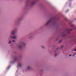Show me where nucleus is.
<instances>
[{"mask_svg": "<svg viewBox=\"0 0 76 76\" xmlns=\"http://www.w3.org/2000/svg\"><path fill=\"white\" fill-rule=\"evenodd\" d=\"M26 69L27 70H30V69H31V67L30 66H28L27 67Z\"/></svg>", "mask_w": 76, "mask_h": 76, "instance_id": "nucleus-9", "label": "nucleus"}, {"mask_svg": "<svg viewBox=\"0 0 76 76\" xmlns=\"http://www.w3.org/2000/svg\"><path fill=\"white\" fill-rule=\"evenodd\" d=\"M18 67H22V64H21V63H18Z\"/></svg>", "mask_w": 76, "mask_h": 76, "instance_id": "nucleus-8", "label": "nucleus"}, {"mask_svg": "<svg viewBox=\"0 0 76 76\" xmlns=\"http://www.w3.org/2000/svg\"><path fill=\"white\" fill-rule=\"evenodd\" d=\"M28 1H29V0H27V2H28Z\"/></svg>", "mask_w": 76, "mask_h": 76, "instance_id": "nucleus-27", "label": "nucleus"}, {"mask_svg": "<svg viewBox=\"0 0 76 76\" xmlns=\"http://www.w3.org/2000/svg\"><path fill=\"white\" fill-rule=\"evenodd\" d=\"M64 47V45H62V46H61V49H62V48H63Z\"/></svg>", "mask_w": 76, "mask_h": 76, "instance_id": "nucleus-15", "label": "nucleus"}, {"mask_svg": "<svg viewBox=\"0 0 76 76\" xmlns=\"http://www.w3.org/2000/svg\"><path fill=\"white\" fill-rule=\"evenodd\" d=\"M11 43H12V41H9V42H8L9 44H11Z\"/></svg>", "mask_w": 76, "mask_h": 76, "instance_id": "nucleus-13", "label": "nucleus"}, {"mask_svg": "<svg viewBox=\"0 0 76 76\" xmlns=\"http://www.w3.org/2000/svg\"><path fill=\"white\" fill-rule=\"evenodd\" d=\"M22 19H23V17H20L18 19V23H19L20 21L22 20Z\"/></svg>", "mask_w": 76, "mask_h": 76, "instance_id": "nucleus-6", "label": "nucleus"}, {"mask_svg": "<svg viewBox=\"0 0 76 76\" xmlns=\"http://www.w3.org/2000/svg\"><path fill=\"white\" fill-rule=\"evenodd\" d=\"M22 45H23V47H25L26 43L23 42H21L19 45L17 46V47L20 50H21V49H22Z\"/></svg>", "mask_w": 76, "mask_h": 76, "instance_id": "nucleus-3", "label": "nucleus"}, {"mask_svg": "<svg viewBox=\"0 0 76 76\" xmlns=\"http://www.w3.org/2000/svg\"><path fill=\"white\" fill-rule=\"evenodd\" d=\"M16 32V30H13L11 32V34L12 35H15Z\"/></svg>", "mask_w": 76, "mask_h": 76, "instance_id": "nucleus-7", "label": "nucleus"}, {"mask_svg": "<svg viewBox=\"0 0 76 76\" xmlns=\"http://www.w3.org/2000/svg\"><path fill=\"white\" fill-rule=\"evenodd\" d=\"M15 54H16V52H14Z\"/></svg>", "mask_w": 76, "mask_h": 76, "instance_id": "nucleus-32", "label": "nucleus"}, {"mask_svg": "<svg viewBox=\"0 0 76 76\" xmlns=\"http://www.w3.org/2000/svg\"><path fill=\"white\" fill-rule=\"evenodd\" d=\"M10 67H11V66H8L7 68V70H9V69H10Z\"/></svg>", "mask_w": 76, "mask_h": 76, "instance_id": "nucleus-12", "label": "nucleus"}, {"mask_svg": "<svg viewBox=\"0 0 76 76\" xmlns=\"http://www.w3.org/2000/svg\"><path fill=\"white\" fill-rule=\"evenodd\" d=\"M12 42H15V40H13Z\"/></svg>", "mask_w": 76, "mask_h": 76, "instance_id": "nucleus-23", "label": "nucleus"}, {"mask_svg": "<svg viewBox=\"0 0 76 76\" xmlns=\"http://www.w3.org/2000/svg\"><path fill=\"white\" fill-rule=\"evenodd\" d=\"M10 37L11 38H12V39H15L17 38V36H13L12 37V36H11V35H10Z\"/></svg>", "mask_w": 76, "mask_h": 76, "instance_id": "nucleus-10", "label": "nucleus"}, {"mask_svg": "<svg viewBox=\"0 0 76 76\" xmlns=\"http://www.w3.org/2000/svg\"><path fill=\"white\" fill-rule=\"evenodd\" d=\"M42 48H45V47L43 46H42Z\"/></svg>", "mask_w": 76, "mask_h": 76, "instance_id": "nucleus-19", "label": "nucleus"}, {"mask_svg": "<svg viewBox=\"0 0 76 76\" xmlns=\"http://www.w3.org/2000/svg\"><path fill=\"white\" fill-rule=\"evenodd\" d=\"M73 57H74V55H73Z\"/></svg>", "mask_w": 76, "mask_h": 76, "instance_id": "nucleus-33", "label": "nucleus"}, {"mask_svg": "<svg viewBox=\"0 0 76 76\" xmlns=\"http://www.w3.org/2000/svg\"><path fill=\"white\" fill-rule=\"evenodd\" d=\"M57 20H54L53 18H50L49 19L48 21L47 22V23H46L45 26H48L49 24H52L53 26H55L57 25Z\"/></svg>", "mask_w": 76, "mask_h": 76, "instance_id": "nucleus-2", "label": "nucleus"}, {"mask_svg": "<svg viewBox=\"0 0 76 76\" xmlns=\"http://www.w3.org/2000/svg\"><path fill=\"white\" fill-rule=\"evenodd\" d=\"M55 53H56V52H55Z\"/></svg>", "mask_w": 76, "mask_h": 76, "instance_id": "nucleus-34", "label": "nucleus"}, {"mask_svg": "<svg viewBox=\"0 0 76 76\" xmlns=\"http://www.w3.org/2000/svg\"><path fill=\"white\" fill-rule=\"evenodd\" d=\"M60 48H57V50H58Z\"/></svg>", "mask_w": 76, "mask_h": 76, "instance_id": "nucleus-24", "label": "nucleus"}, {"mask_svg": "<svg viewBox=\"0 0 76 76\" xmlns=\"http://www.w3.org/2000/svg\"><path fill=\"white\" fill-rule=\"evenodd\" d=\"M19 57L20 58H22V55H20L19 56Z\"/></svg>", "mask_w": 76, "mask_h": 76, "instance_id": "nucleus-20", "label": "nucleus"}, {"mask_svg": "<svg viewBox=\"0 0 76 76\" xmlns=\"http://www.w3.org/2000/svg\"><path fill=\"white\" fill-rule=\"evenodd\" d=\"M32 37H33V34H30V36L29 37V38L30 39H31V38H32Z\"/></svg>", "mask_w": 76, "mask_h": 76, "instance_id": "nucleus-11", "label": "nucleus"}, {"mask_svg": "<svg viewBox=\"0 0 76 76\" xmlns=\"http://www.w3.org/2000/svg\"><path fill=\"white\" fill-rule=\"evenodd\" d=\"M72 0H69V1H72Z\"/></svg>", "mask_w": 76, "mask_h": 76, "instance_id": "nucleus-29", "label": "nucleus"}, {"mask_svg": "<svg viewBox=\"0 0 76 76\" xmlns=\"http://www.w3.org/2000/svg\"><path fill=\"white\" fill-rule=\"evenodd\" d=\"M65 19L66 20V18H65Z\"/></svg>", "mask_w": 76, "mask_h": 76, "instance_id": "nucleus-31", "label": "nucleus"}, {"mask_svg": "<svg viewBox=\"0 0 76 76\" xmlns=\"http://www.w3.org/2000/svg\"><path fill=\"white\" fill-rule=\"evenodd\" d=\"M57 56V54L56 53V54H55L54 56H55V57H56V56Z\"/></svg>", "mask_w": 76, "mask_h": 76, "instance_id": "nucleus-21", "label": "nucleus"}, {"mask_svg": "<svg viewBox=\"0 0 76 76\" xmlns=\"http://www.w3.org/2000/svg\"><path fill=\"white\" fill-rule=\"evenodd\" d=\"M28 6H29V5H28V4H26V7H28Z\"/></svg>", "mask_w": 76, "mask_h": 76, "instance_id": "nucleus-18", "label": "nucleus"}, {"mask_svg": "<svg viewBox=\"0 0 76 76\" xmlns=\"http://www.w3.org/2000/svg\"><path fill=\"white\" fill-rule=\"evenodd\" d=\"M76 53H75V54H73L74 55H76Z\"/></svg>", "mask_w": 76, "mask_h": 76, "instance_id": "nucleus-28", "label": "nucleus"}, {"mask_svg": "<svg viewBox=\"0 0 76 76\" xmlns=\"http://www.w3.org/2000/svg\"><path fill=\"white\" fill-rule=\"evenodd\" d=\"M69 7H70V5H69Z\"/></svg>", "mask_w": 76, "mask_h": 76, "instance_id": "nucleus-30", "label": "nucleus"}, {"mask_svg": "<svg viewBox=\"0 0 76 76\" xmlns=\"http://www.w3.org/2000/svg\"><path fill=\"white\" fill-rule=\"evenodd\" d=\"M18 61V58L17 57H15L14 58V61H10V63L12 64H13Z\"/></svg>", "mask_w": 76, "mask_h": 76, "instance_id": "nucleus-4", "label": "nucleus"}, {"mask_svg": "<svg viewBox=\"0 0 76 76\" xmlns=\"http://www.w3.org/2000/svg\"><path fill=\"white\" fill-rule=\"evenodd\" d=\"M69 10H67L65 12L66 13H67V12H69Z\"/></svg>", "mask_w": 76, "mask_h": 76, "instance_id": "nucleus-17", "label": "nucleus"}, {"mask_svg": "<svg viewBox=\"0 0 76 76\" xmlns=\"http://www.w3.org/2000/svg\"><path fill=\"white\" fill-rule=\"evenodd\" d=\"M72 22H73V21H72L70 22V26H71V27L73 28H71L70 30L68 29H66L62 33V36H63V37H64L65 36L66 32L69 34V33H70L71 31H72L73 30V29H75L76 30V27L75 26V25L71 24V23H72Z\"/></svg>", "mask_w": 76, "mask_h": 76, "instance_id": "nucleus-1", "label": "nucleus"}, {"mask_svg": "<svg viewBox=\"0 0 76 76\" xmlns=\"http://www.w3.org/2000/svg\"><path fill=\"white\" fill-rule=\"evenodd\" d=\"M74 20H76V18H74Z\"/></svg>", "mask_w": 76, "mask_h": 76, "instance_id": "nucleus-22", "label": "nucleus"}, {"mask_svg": "<svg viewBox=\"0 0 76 76\" xmlns=\"http://www.w3.org/2000/svg\"><path fill=\"white\" fill-rule=\"evenodd\" d=\"M36 3H37V0H32V1L31 2L30 5V6L31 7H33V6H34V5Z\"/></svg>", "mask_w": 76, "mask_h": 76, "instance_id": "nucleus-5", "label": "nucleus"}, {"mask_svg": "<svg viewBox=\"0 0 76 76\" xmlns=\"http://www.w3.org/2000/svg\"><path fill=\"white\" fill-rule=\"evenodd\" d=\"M40 6H42L43 5L42 4H41Z\"/></svg>", "mask_w": 76, "mask_h": 76, "instance_id": "nucleus-26", "label": "nucleus"}, {"mask_svg": "<svg viewBox=\"0 0 76 76\" xmlns=\"http://www.w3.org/2000/svg\"><path fill=\"white\" fill-rule=\"evenodd\" d=\"M69 57H71L72 56V55H70L69 56Z\"/></svg>", "mask_w": 76, "mask_h": 76, "instance_id": "nucleus-25", "label": "nucleus"}, {"mask_svg": "<svg viewBox=\"0 0 76 76\" xmlns=\"http://www.w3.org/2000/svg\"><path fill=\"white\" fill-rule=\"evenodd\" d=\"M62 42V40H60V41H59V43H61V42Z\"/></svg>", "mask_w": 76, "mask_h": 76, "instance_id": "nucleus-16", "label": "nucleus"}, {"mask_svg": "<svg viewBox=\"0 0 76 76\" xmlns=\"http://www.w3.org/2000/svg\"><path fill=\"white\" fill-rule=\"evenodd\" d=\"M72 51H76V49H74L72 50Z\"/></svg>", "mask_w": 76, "mask_h": 76, "instance_id": "nucleus-14", "label": "nucleus"}]
</instances>
